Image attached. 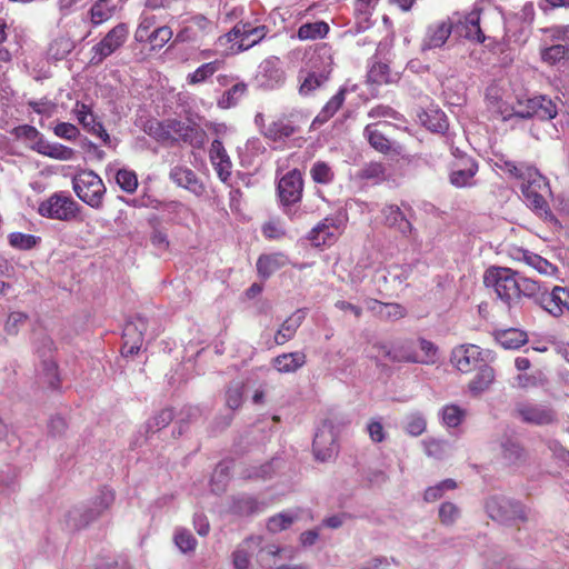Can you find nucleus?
Segmentation results:
<instances>
[{
	"mask_svg": "<svg viewBox=\"0 0 569 569\" xmlns=\"http://www.w3.org/2000/svg\"><path fill=\"white\" fill-rule=\"evenodd\" d=\"M427 429V420L420 412H412L406 417L405 430L412 437L422 435Z\"/></svg>",
	"mask_w": 569,
	"mask_h": 569,
	"instance_id": "48",
	"label": "nucleus"
},
{
	"mask_svg": "<svg viewBox=\"0 0 569 569\" xmlns=\"http://www.w3.org/2000/svg\"><path fill=\"white\" fill-rule=\"evenodd\" d=\"M399 80V73L392 72L387 63L375 62L368 71V81L376 84H388Z\"/></svg>",
	"mask_w": 569,
	"mask_h": 569,
	"instance_id": "35",
	"label": "nucleus"
},
{
	"mask_svg": "<svg viewBox=\"0 0 569 569\" xmlns=\"http://www.w3.org/2000/svg\"><path fill=\"white\" fill-rule=\"evenodd\" d=\"M333 66L332 48L327 43H318L310 47L303 58V67L307 70L321 72L330 77Z\"/></svg>",
	"mask_w": 569,
	"mask_h": 569,
	"instance_id": "12",
	"label": "nucleus"
},
{
	"mask_svg": "<svg viewBox=\"0 0 569 569\" xmlns=\"http://www.w3.org/2000/svg\"><path fill=\"white\" fill-rule=\"evenodd\" d=\"M365 136L376 150L381 152L389 150V140L377 129V124H368L365 128Z\"/></svg>",
	"mask_w": 569,
	"mask_h": 569,
	"instance_id": "53",
	"label": "nucleus"
},
{
	"mask_svg": "<svg viewBox=\"0 0 569 569\" xmlns=\"http://www.w3.org/2000/svg\"><path fill=\"white\" fill-rule=\"evenodd\" d=\"M28 107L36 113L46 118L53 117L58 110V104L48 99L30 100Z\"/></svg>",
	"mask_w": 569,
	"mask_h": 569,
	"instance_id": "60",
	"label": "nucleus"
},
{
	"mask_svg": "<svg viewBox=\"0 0 569 569\" xmlns=\"http://www.w3.org/2000/svg\"><path fill=\"white\" fill-rule=\"evenodd\" d=\"M272 365L280 373H292L306 365V355L302 351L282 353L273 359Z\"/></svg>",
	"mask_w": 569,
	"mask_h": 569,
	"instance_id": "29",
	"label": "nucleus"
},
{
	"mask_svg": "<svg viewBox=\"0 0 569 569\" xmlns=\"http://www.w3.org/2000/svg\"><path fill=\"white\" fill-rule=\"evenodd\" d=\"M173 32L171 28L167 26L157 27L152 30L151 38L148 39L152 49H161L166 43L170 41Z\"/></svg>",
	"mask_w": 569,
	"mask_h": 569,
	"instance_id": "61",
	"label": "nucleus"
},
{
	"mask_svg": "<svg viewBox=\"0 0 569 569\" xmlns=\"http://www.w3.org/2000/svg\"><path fill=\"white\" fill-rule=\"evenodd\" d=\"M478 171V164L472 159H467L463 168L453 169L449 176L450 183L457 188L473 186V177Z\"/></svg>",
	"mask_w": 569,
	"mask_h": 569,
	"instance_id": "31",
	"label": "nucleus"
},
{
	"mask_svg": "<svg viewBox=\"0 0 569 569\" xmlns=\"http://www.w3.org/2000/svg\"><path fill=\"white\" fill-rule=\"evenodd\" d=\"M146 330L147 320L143 317H136L133 320L126 323L122 335V356L129 357L139 352L143 342V333Z\"/></svg>",
	"mask_w": 569,
	"mask_h": 569,
	"instance_id": "15",
	"label": "nucleus"
},
{
	"mask_svg": "<svg viewBox=\"0 0 569 569\" xmlns=\"http://www.w3.org/2000/svg\"><path fill=\"white\" fill-rule=\"evenodd\" d=\"M360 177L367 180L379 182L386 178V169L382 163L370 162L361 169Z\"/></svg>",
	"mask_w": 569,
	"mask_h": 569,
	"instance_id": "63",
	"label": "nucleus"
},
{
	"mask_svg": "<svg viewBox=\"0 0 569 569\" xmlns=\"http://www.w3.org/2000/svg\"><path fill=\"white\" fill-rule=\"evenodd\" d=\"M157 19L153 14H142L134 32V39L138 42H147L151 38L152 30L156 28Z\"/></svg>",
	"mask_w": 569,
	"mask_h": 569,
	"instance_id": "50",
	"label": "nucleus"
},
{
	"mask_svg": "<svg viewBox=\"0 0 569 569\" xmlns=\"http://www.w3.org/2000/svg\"><path fill=\"white\" fill-rule=\"evenodd\" d=\"M519 296L531 298L537 305L540 306L542 297L547 287L541 286L538 281L527 277L519 276Z\"/></svg>",
	"mask_w": 569,
	"mask_h": 569,
	"instance_id": "41",
	"label": "nucleus"
},
{
	"mask_svg": "<svg viewBox=\"0 0 569 569\" xmlns=\"http://www.w3.org/2000/svg\"><path fill=\"white\" fill-rule=\"evenodd\" d=\"M256 80L259 87L267 90L280 88L286 81V72L280 59L273 56L264 59L258 67Z\"/></svg>",
	"mask_w": 569,
	"mask_h": 569,
	"instance_id": "11",
	"label": "nucleus"
},
{
	"mask_svg": "<svg viewBox=\"0 0 569 569\" xmlns=\"http://www.w3.org/2000/svg\"><path fill=\"white\" fill-rule=\"evenodd\" d=\"M30 147L40 154L60 161H69L76 157V151L72 148L58 142H50L44 138L38 144H30Z\"/></svg>",
	"mask_w": 569,
	"mask_h": 569,
	"instance_id": "27",
	"label": "nucleus"
},
{
	"mask_svg": "<svg viewBox=\"0 0 569 569\" xmlns=\"http://www.w3.org/2000/svg\"><path fill=\"white\" fill-rule=\"evenodd\" d=\"M280 256H261L257 261V270L263 278L270 277L280 267Z\"/></svg>",
	"mask_w": 569,
	"mask_h": 569,
	"instance_id": "58",
	"label": "nucleus"
},
{
	"mask_svg": "<svg viewBox=\"0 0 569 569\" xmlns=\"http://www.w3.org/2000/svg\"><path fill=\"white\" fill-rule=\"evenodd\" d=\"M305 317L306 313L303 310H297L290 317H288L274 335L276 345L281 346L291 340L295 337L298 328L303 322Z\"/></svg>",
	"mask_w": 569,
	"mask_h": 569,
	"instance_id": "28",
	"label": "nucleus"
},
{
	"mask_svg": "<svg viewBox=\"0 0 569 569\" xmlns=\"http://www.w3.org/2000/svg\"><path fill=\"white\" fill-rule=\"evenodd\" d=\"M79 124L92 136L98 137L106 144H110V136L103 124L97 120L92 108L84 102L77 101L71 110Z\"/></svg>",
	"mask_w": 569,
	"mask_h": 569,
	"instance_id": "14",
	"label": "nucleus"
},
{
	"mask_svg": "<svg viewBox=\"0 0 569 569\" xmlns=\"http://www.w3.org/2000/svg\"><path fill=\"white\" fill-rule=\"evenodd\" d=\"M234 512L249 516L261 510L260 503L252 497L242 496L234 500L233 502Z\"/></svg>",
	"mask_w": 569,
	"mask_h": 569,
	"instance_id": "56",
	"label": "nucleus"
},
{
	"mask_svg": "<svg viewBox=\"0 0 569 569\" xmlns=\"http://www.w3.org/2000/svg\"><path fill=\"white\" fill-rule=\"evenodd\" d=\"M439 417L447 428H457L466 419L467 410L456 403H448L440 409Z\"/></svg>",
	"mask_w": 569,
	"mask_h": 569,
	"instance_id": "37",
	"label": "nucleus"
},
{
	"mask_svg": "<svg viewBox=\"0 0 569 569\" xmlns=\"http://www.w3.org/2000/svg\"><path fill=\"white\" fill-rule=\"evenodd\" d=\"M79 211V203L69 193L62 191L52 193L40 202L38 208L40 216L59 221L74 220Z\"/></svg>",
	"mask_w": 569,
	"mask_h": 569,
	"instance_id": "3",
	"label": "nucleus"
},
{
	"mask_svg": "<svg viewBox=\"0 0 569 569\" xmlns=\"http://www.w3.org/2000/svg\"><path fill=\"white\" fill-rule=\"evenodd\" d=\"M296 132V128L288 121L278 120L272 122L267 131L266 136L272 140H279L282 138H288Z\"/></svg>",
	"mask_w": 569,
	"mask_h": 569,
	"instance_id": "52",
	"label": "nucleus"
},
{
	"mask_svg": "<svg viewBox=\"0 0 569 569\" xmlns=\"http://www.w3.org/2000/svg\"><path fill=\"white\" fill-rule=\"evenodd\" d=\"M254 29L253 26L249 22H238L231 31L226 34L227 41L233 42V46L237 44L239 48L240 42L247 41L249 34L252 33Z\"/></svg>",
	"mask_w": 569,
	"mask_h": 569,
	"instance_id": "55",
	"label": "nucleus"
},
{
	"mask_svg": "<svg viewBox=\"0 0 569 569\" xmlns=\"http://www.w3.org/2000/svg\"><path fill=\"white\" fill-rule=\"evenodd\" d=\"M310 174L317 183L328 184L333 180V172L329 164L323 161L313 163Z\"/></svg>",
	"mask_w": 569,
	"mask_h": 569,
	"instance_id": "59",
	"label": "nucleus"
},
{
	"mask_svg": "<svg viewBox=\"0 0 569 569\" xmlns=\"http://www.w3.org/2000/svg\"><path fill=\"white\" fill-rule=\"evenodd\" d=\"M486 510L492 520L503 523L525 522L528 520L526 507L505 497H490L486 502Z\"/></svg>",
	"mask_w": 569,
	"mask_h": 569,
	"instance_id": "5",
	"label": "nucleus"
},
{
	"mask_svg": "<svg viewBox=\"0 0 569 569\" xmlns=\"http://www.w3.org/2000/svg\"><path fill=\"white\" fill-rule=\"evenodd\" d=\"M313 452L317 460H329L336 450V439L332 427L323 423L313 438Z\"/></svg>",
	"mask_w": 569,
	"mask_h": 569,
	"instance_id": "21",
	"label": "nucleus"
},
{
	"mask_svg": "<svg viewBox=\"0 0 569 569\" xmlns=\"http://www.w3.org/2000/svg\"><path fill=\"white\" fill-rule=\"evenodd\" d=\"M72 188L77 197L91 208L99 209L102 207L106 186L93 171L82 170L77 173L72 179Z\"/></svg>",
	"mask_w": 569,
	"mask_h": 569,
	"instance_id": "1",
	"label": "nucleus"
},
{
	"mask_svg": "<svg viewBox=\"0 0 569 569\" xmlns=\"http://www.w3.org/2000/svg\"><path fill=\"white\" fill-rule=\"evenodd\" d=\"M519 273L509 268L491 267L483 276V283L492 288L499 299L509 303L519 297Z\"/></svg>",
	"mask_w": 569,
	"mask_h": 569,
	"instance_id": "2",
	"label": "nucleus"
},
{
	"mask_svg": "<svg viewBox=\"0 0 569 569\" xmlns=\"http://www.w3.org/2000/svg\"><path fill=\"white\" fill-rule=\"evenodd\" d=\"M453 32V23L450 18L438 20L426 27L420 41V52L441 49Z\"/></svg>",
	"mask_w": 569,
	"mask_h": 569,
	"instance_id": "9",
	"label": "nucleus"
},
{
	"mask_svg": "<svg viewBox=\"0 0 569 569\" xmlns=\"http://www.w3.org/2000/svg\"><path fill=\"white\" fill-rule=\"evenodd\" d=\"M521 180L522 194L528 204L540 213L547 212L548 203L546 196L550 193L547 179L535 168L527 167L525 178Z\"/></svg>",
	"mask_w": 569,
	"mask_h": 569,
	"instance_id": "4",
	"label": "nucleus"
},
{
	"mask_svg": "<svg viewBox=\"0 0 569 569\" xmlns=\"http://www.w3.org/2000/svg\"><path fill=\"white\" fill-rule=\"evenodd\" d=\"M330 27L325 21L307 22L299 27L297 37L299 40H317L325 38Z\"/></svg>",
	"mask_w": 569,
	"mask_h": 569,
	"instance_id": "40",
	"label": "nucleus"
},
{
	"mask_svg": "<svg viewBox=\"0 0 569 569\" xmlns=\"http://www.w3.org/2000/svg\"><path fill=\"white\" fill-rule=\"evenodd\" d=\"M209 159L219 179L228 182L232 173V161L219 139H213L209 148Z\"/></svg>",
	"mask_w": 569,
	"mask_h": 569,
	"instance_id": "20",
	"label": "nucleus"
},
{
	"mask_svg": "<svg viewBox=\"0 0 569 569\" xmlns=\"http://www.w3.org/2000/svg\"><path fill=\"white\" fill-rule=\"evenodd\" d=\"M371 303L370 309L383 319L398 320L406 316V309L398 303H382L377 300H373Z\"/></svg>",
	"mask_w": 569,
	"mask_h": 569,
	"instance_id": "44",
	"label": "nucleus"
},
{
	"mask_svg": "<svg viewBox=\"0 0 569 569\" xmlns=\"http://www.w3.org/2000/svg\"><path fill=\"white\" fill-rule=\"evenodd\" d=\"M515 411L521 421L530 425L548 426L558 421L556 410L541 403L520 402Z\"/></svg>",
	"mask_w": 569,
	"mask_h": 569,
	"instance_id": "10",
	"label": "nucleus"
},
{
	"mask_svg": "<svg viewBox=\"0 0 569 569\" xmlns=\"http://www.w3.org/2000/svg\"><path fill=\"white\" fill-rule=\"evenodd\" d=\"M173 541L183 553L192 552L197 546L193 535L184 528H177L174 530Z\"/></svg>",
	"mask_w": 569,
	"mask_h": 569,
	"instance_id": "49",
	"label": "nucleus"
},
{
	"mask_svg": "<svg viewBox=\"0 0 569 569\" xmlns=\"http://www.w3.org/2000/svg\"><path fill=\"white\" fill-rule=\"evenodd\" d=\"M568 54L569 47L563 44H555L543 50L542 59L550 64H555L565 59Z\"/></svg>",
	"mask_w": 569,
	"mask_h": 569,
	"instance_id": "64",
	"label": "nucleus"
},
{
	"mask_svg": "<svg viewBox=\"0 0 569 569\" xmlns=\"http://www.w3.org/2000/svg\"><path fill=\"white\" fill-rule=\"evenodd\" d=\"M517 259L523 261L526 264L537 270L541 274L551 276L557 270V268L547 259L528 250L519 251Z\"/></svg>",
	"mask_w": 569,
	"mask_h": 569,
	"instance_id": "36",
	"label": "nucleus"
},
{
	"mask_svg": "<svg viewBox=\"0 0 569 569\" xmlns=\"http://www.w3.org/2000/svg\"><path fill=\"white\" fill-rule=\"evenodd\" d=\"M346 90L340 89L321 109L318 116L315 119V123H325L331 117H333L337 111L341 108L346 99Z\"/></svg>",
	"mask_w": 569,
	"mask_h": 569,
	"instance_id": "43",
	"label": "nucleus"
},
{
	"mask_svg": "<svg viewBox=\"0 0 569 569\" xmlns=\"http://www.w3.org/2000/svg\"><path fill=\"white\" fill-rule=\"evenodd\" d=\"M330 77L301 68L298 74L299 94L302 97L312 96L318 89L322 88Z\"/></svg>",
	"mask_w": 569,
	"mask_h": 569,
	"instance_id": "26",
	"label": "nucleus"
},
{
	"mask_svg": "<svg viewBox=\"0 0 569 569\" xmlns=\"http://www.w3.org/2000/svg\"><path fill=\"white\" fill-rule=\"evenodd\" d=\"M421 353L416 352L395 355L392 361H405L412 363L433 365L438 360V347L430 340L420 338L418 340Z\"/></svg>",
	"mask_w": 569,
	"mask_h": 569,
	"instance_id": "23",
	"label": "nucleus"
},
{
	"mask_svg": "<svg viewBox=\"0 0 569 569\" xmlns=\"http://www.w3.org/2000/svg\"><path fill=\"white\" fill-rule=\"evenodd\" d=\"M117 184L127 193H133L138 187V178L134 171L128 169H119L116 172Z\"/></svg>",
	"mask_w": 569,
	"mask_h": 569,
	"instance_id": "51",
	"label": "nucleus"
},
{
	"mask_svg": "<svg viewBox=\"0 0 569 569\" xmlns=\"http://www.w3.org/2000/svg\"><path fill=\"white\" fill-rule=\"evenodd\" d=\"M495 380V371L489 366L480 367L477 375L469 382L468 388L472 396H479L486 391Z\"/></svg>",
	"mask_w": 569,
	"mask_h": 569,
	"instance_id": "38",
	"label": "nucleus"
},
{
	"mask_svg": "<svg viewBox=\"0 0 569 569\" xmlns=\"http://www.w3.org/2000/svg\"><path fill=\"white\" fill-rule=\"evenodd\" d=\"M557 114V106L545 96H537L525 100L518 99L517 103L513 104V117L522 119L536 117L541 120H551Z\"/></svg>",
	"mask_w": 569,
	"mask_h": 569,
	"instance_id": "7",
	"label": "nucleus"
},
{
	"mask_svg": "<svg viewBox=\"0 0 569 569\" xmlns=\"http://www.w3.org/2000/svg\"><path fill=\"white\" fill-rule=\"evenodd\" d=\"M173 419V412L171 409H162L157 415L151 417L146 423V432L154 433L162 428L167 427Z\"/></svg>",
	"mask_w": 569,
	"mask_h": 569,
	"instance_id": "47",
	"label": "nucleus"
},
{
	"mask_svg": "<svg viewBox=\"0 0 569 569\" xmlns=\"http://www.w3.org/2000/svg\"><path fill=\"white\" fill-rule=\"evenodd\" d=\"M114 13V7L109 4V0H98L90 9V20L93 26H99L108 21Z\"/></svg>",
	"mask_w": 569,
	"mask_h": 569,
	"instance_id": "45",
	"label": "nucleus"
},
{
	"mask_svg": "<svg viewBox=\"0 0 569 569\" xmlns=\"http://www.w3.org/2000/svg\"><path fill=\"white\" fill-rule=\"evenodd\" d=\"M8 241L9 244L14 249L31 250L40 243L41 238L22 232H12L8 236Z\"/></svg>",
	"mask_w": 569,
	"mask_h": 569,
	"instance_id": "46",
	"label": "nucleus"
},
{
	"mask_svg": "<svg viewBox=\"0 0 569 569\" xmlns=\"http://www.w3.org/2000/svg\"><path fill=\"white\" fill-rule=\"evenodd\" d=\"M129 27L127 23H118L109 32L91 48L92 56L90 63L99 66L108 57L119 50L128 40Z\"/></svg>",
	"mask_w": 569,
	"mask_h": 569,
	"instance_id": "6",
	"label": "nucleus"
},
{
	"mask_svg": "<svg viewBox=\"0 0 569 569\" xmlns=\"http://www.w3.org/2000/svg\"><path fill=\"white\" fill-rule=\"evenodd\" d=\"M256 559L263 568H272L278 566L280 560H290L295 557L292 548L279 547L273 543H264L261 538V545L254 551Z\"/></svg>",
	"mask_w": 569,
	"mask_h": 569,
	"instance_id": "19",
	"label": "nucleus"
},
{
	"mask_svg": "<svg viewBox=\"0 0 569 569\" xmlns=\"http://www.w3.org/2000/svg\"><path fill=\"white\" fill-rule=\"evenodd\" d=\"M450 361L459 371L470 372L482 361L481 350L476 345L458 346L452 350Z\"/></svg>",
	"mask_w": 569,
	"mask_h": 569,
	"instance_id": "17",
	"label": "nucleus"
},
{
	"mask_svg": "<svg viewBox=\"0 0 569 569\" xmlns=\"http://www.w3.org/2000/svg\"><path fill=\"white\" fill-rule=\"evenodd\" d=\"M339 233V226L336 220L326 218L309 232V240L317 247L331 244Z\"/></svg>",
	"mask_w": 569,
	"mask_h": 569,
	"instance_id": "24",
	"label": "nucleus"
},
{
	"mask_svg": "<svg viewBox=\"0 0 569 569\" xmlns=\"http://www.w3.org/2000/svg\"><path fill=\"white\" fill-rule=\"evenodd\" d=\"M169 177L178 187L184 188L197 197L204 193L206 188L197 174L188 167L176 166L170 170Z\"/></svg>",
	"mask_w": 569,
	"mask_h": 569,
	"instance_id": "22",
	"label": "nucleus"
},
{
	"mask_svg": "<svg viewBox=\"0 0 569 569\" xmlns=\"http://www.w3.org/2000/svg\"><path fill=\"white\" fill-rule=\"evenodd\" d=\"M449 18L453 23V32L457 36L479 43L485 41L486 37L480 28V12L478 10H472L465 16L455 13Z\"/></svg>",
	"mask_w": 569,
	"mask_h": 569,
	"instance_id": "13",
	"label": "nucleus"
},
{
	"mask_svg": "<svg viewBox=\"0 0 569 569\" xmlns=\"http://www.w3.org/2000/svg\"><path fill=\"white\" fill-rule=\"evenodd\" d=\"M457 487V483L452 479H446L440 481L439 483L431 486L426 489L423 499L427 502H433L440 499L443 493L448 490H453Z\"/></svg>",
	"mask_w": 569,
	"mask_h": 569,
	"instance_id": "54",
	"label": "nucleus"
},
{
	"mask_svg": "<svg viewBox=\"0 0 569 569\" xmlns=\"http://www.w3.org/2000/svg\"><path fill=\"white\" fill-rule=\"evenodd\" d=\"M486 101L489 111L503 121L513 117V104L508 103L502 98L501 89L497 86H490L486 91Z\"/></svg>",
	"mask_w": 569,
	"mask_h": 569,
	"instance_id": "25",
	"label": "nucleus"
},
{
	"mask_svg": "<svg viewBox=\"0 0 569 569\" xmlns=\"http://www.w3.org/2000/svg\"><path fill=\"white\" fill-rule=\"evenodd\" d=\"M224 66V61L216 59L210 62L202 63L193 72L188 73L186 81L189 86H198L207 82L214 73Z\"/></svg>",
	"mask_w": 569,
	"mask_h": 569,
	"instance_id": "32",
	"label": "nucleus"
},
{
	"mask_svg": "<svg viewBox=\"0 0 569 569\" xmlns=\"http://www.w3.org/2000/svg\"><path fill=\"white\" fill-rule=\"evenodd\" d=\"M495 338L505 349H518L527 342V335L515 328L499 330L495 333Z\"/></svg>",
	"mask_w": 569,
	"mask_h": 569,
	"instance_id": "34",
	"label": "nucleus"
},
{
	"mask_svg": "<svg viewBox=\"0 0 569 569\" xmlns=\"http://www.w3.org/2000/svg\"><path fill=\"white\" fill-rule=\"evenodd\" d=\"M303 190L301 172L293 169L287 172L278 182V193L281 203L284 206L300 201Z\"/></svg>",
	"mask_w": 569,
	"mask_h": 569,
	"instance_id": "16",
	"label": "nucleus"
},
{
	"mask_svg": "<svg viewBox=\"0 0 569 569\" xmlns=\"http://www.w3.org/2000/svg\"><path fill=\"white\" fill-rule=\"evenodd\" d=\"M261 545V537H251L244 540L233 552V565L236 569H248L250 557L256 555L254 551Z\"/></svg>",
	"mask_w": 569,
	"mask_h": 569,
	"instance_id": "30",
	"label": "nucleus"
},
{
	"mask_svg": "<svg viewBox=\"0 0 569 569\" xmlns=\"http://www.w3.org/2000/svg\"><path fill=\"white\" fill-rule=\"evenodd\" d=\"M213 30L214 23L206 16L198 13L182 20L176 40L179 42H200Z\"/></svg>",
	"mask_w": 569,
	"mask_h": 569,
	"instance_id": "8",
	"label": "nucleus"
},
{
	"mask_svg": "<svg viewBox=\"0 0 569 569\" xmlns=\"http://www.w3.org/2000/svg\"><path fill=\"white\" fill-rule=\"evenodd\" d=\"M28 321V315L21 311L11 312L6 321L4 330L8 335H17Z\"/></svg>",
	"mask_w": 569,
	"mask_h": 569,
	"instance_id": "62",
	"label": "nucleus"
},
{
	"mask_svg": "<svg viewBox=\"0 0 569 569\" xmlns=\"http://www.w3.org/2000/svg\"><path fill=\"white\" fill-rule=\"evenodd\" d=\"M419 118L421 123L432 132H443L448 128L447 117L440 110L425 111Z\"/></svg>",
	"mask_w": 569,
	"mask_h": 569,
	"instance_id": "42",
	"label": "nucleus"
},
{
	"mask_svg": "<svg viewBox=\"0 0 569 569\" xmlns=\"http://www.w3.org/2000/svg\"><path fill=\"white\" fill-rule=\"evenodd\" d=\"M385 223L391 228H396L400 233L407 236L411 232L412 226L407 220L398 206L389 204L382 209Z\"/></svg>",
	"mask_w": 569,
	"mask_h": 569,
	"instance_id": "33",
	"label": "nucleus"
},
{
	"mask_svg": "<svg viewBox=\"0 0 569 569\" xmlns=\"http://www.w3.org/2000/svg\"><path fill=\"white\" fill-rule=\"evenodd\" d=\"M427 456L442 459L448 451V443L445 440L436 438H427L422 441Z\"/></svg>",
	"mask_w": 569,
	"mask_h": 569,
	"instance_id": "57",
	"label": "nucleus"
},
{
	"mask_svg": "<svg viewBox=\"0 0 569 569\" xmlns=\"http://www.w3.org/2000/svg\"><path fill=\"white\" fill-rule=\"evenodd\" d=\"M247 91L248 86L246 82L239 81L233 83L231 88L226 90L218 99V107L221 109H229L237 106Z\"/></svg>",
	"mask_w": 569,
	"mask_h": 569,
	"instance_id": "39",
	"label": "nucleus"
},
{
	"mask_svg": "<svg viewBox=\"0 0 569 569\" xmlns=\"http://www.w3.org/2000/svg\"><path fill=\"white\" fill-rule=\"evenodd\" d=\"M540 307L553 317L569 312V288L555 286L550 291L547 288Z\"/></svg>",
	"mask_w": 569,
	"mask_h": 569,
	"instance_id": "18",
	"label": "nucleus"
}]
</instances>
